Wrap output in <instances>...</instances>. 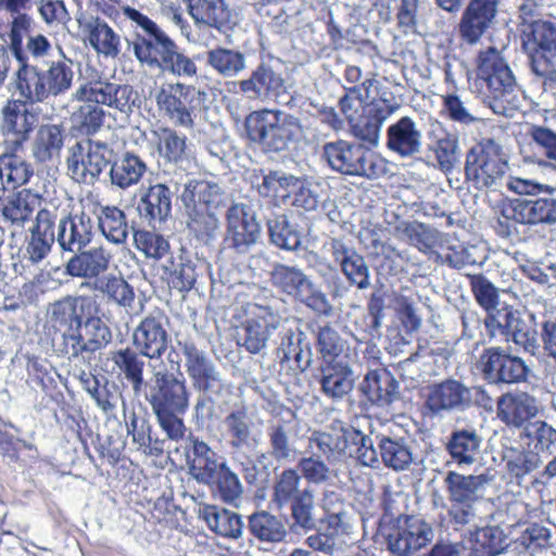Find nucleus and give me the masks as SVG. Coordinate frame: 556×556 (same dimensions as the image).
Here are the masks:
<instances>
[{
	"mask_svg": "<svg viewBox=\"0 0 556 556\" xmlns=\"http://www.w3.org/2000/svg\"><path fill=\"white\" fill-rule=\"evenodd\" d=\"M478 78L485 83L484 102L496 115L511 116L519 108V88L506 61L490 48L479 55Z\"/></svg>",
	"mask_w": 556,
	"mask_h": 556,
	"instance_id": "1",
	"label": "nucleus"
},
{
	"mask_svg": "<svg viewBox=\"0 0 556 556\" xmlns=\"http://www.w3.org/2000/svg\"><path fill=\"white\" fill-rule=\"evenodd\" d=\"M494 479L491 469L470 475L454 470L445 472L442 483L450 502L447 516L454 525L464 527L475 519L476 506L484 498Z\"/></svg>",
	"mask_w": 556,
	"mask_h": 556,
	"instance_id": "2",
	"label": "nucleus"
},
{
	"mask_svg": "<svg viewBox=\"0 0 556 556\" xmlns=\"http://www.w3.org/2000/svg\"><path fill=\"white\" fill-rule=\"evenodd\" d=\"M308 441L309 446H316L328 463L339 460L349 453L363 466H377V450L374 447L370 437L342 421H333L330 431L313 432Z\"/></svg>",
	"mask_w": 556,
	"mask_h": 556,
	"instance_id": "3",
	"label": "nucleus"
},
{
	"mask_svg": "<svg viewBox=\"0 0 556 556\" xmlns=\"http://www.w3.org/2000/svg\"><path fill=\"white\" fill-rule=\"evenodd\" d=\"M508 168L503 147L493 138H482L466 152L465 182L478 191H496L503 186Z\"/></svg>",
	"mask_w": 556,
	"mask_h": 556,
	"instance_id": "4",
	"label": "nucleus"
},
{
	"mask_svg": "<svg viewBox=\"0 0 556 556\" xmlns=\"http://www.w3.org/2000/svg\"><path fill=\"white\" fill-rule=\"evenodd\" d=\"M299 131V124L278 111L258 110L245 116V137L268 154L295 149Z\"/></svg>",
	"mask_w": 556,
	"mask_h": 556,
	"instance_id": "5",
	"label": "nucleus"
},
{
	"mask_svg": "<svg viewBox=\"0 0 556 556\" xmlns=\"http://www.w3.org/2000/svg\"><path fill=\"white\" fill-rule=\"evenodd\" d=\"M510 191L526 198L509 201L510 217L515 223L528 226L556 224V197L548 186L530 179L511 178Z\"/></svg>",
	"mask_w": 556,
	"mask_h": 556,
	"instance_id": "6",
	"label": "nucleus"
},
{
	"mask_svg": "<svg viewBox=\"0 0 556 556\" xmlns=\"http://www.w3.org/2000/svg\"><path fill=\"white\" fill-rule=\"evenodd\" d=\"M323 157L331 169L346 176L377 179L387 173V164L361 143L338 140L323 147Z\"/></svg>",
	"mask_w": 556,
	"mask_h": 556,
	"instance_id": "7",
	"label": "nucleus"
},
{
	"mask_svg": "<svg viewBox=\"0 0 556 556\" xmlns=\"http://www.w3.org/2000/svg\"><path fill=\"white\" fill-rule=\"evenodd\" d=\"M271 280L278 289L317 315L329 317L333 314V306L327 294L299 267L275 264Z\"/></svg>",
	"mask_w": 556,
	"mask_h": 556,
	"instance_id": "8",
	"label": "nucleus"
},
{
	"mask_svg": "<svg viewBox=\"0 0 556 556\" xmlns=\"http://www.w3.org/2000/svg\"><path fill=\"white\" fill-rule=\"evenodd\" d=\"M476 368L486 383L497 387L527 382L531 374L530 366L522 357L502 346L484 349L476 362Z\"/></svg>",
	"mask_w": 556,
	"mask_h": 556,
	"instance_id": "9",
	"label": "nucleus"
},
{
	"mask_svg": "<svg viewBox=\"0 0 556 556\" xmlns=\"http://www.w3.org/2000/svg\"><path fill=\"white\" fill-rule=\"evenodd\" d=\"M372 89L376 94H371L369 101L362 105V113L353 124V134L359 140L376 147L379 143L382 125L401 109L402 102L378 80Z\"/></svg>",
	"mask_w": 556,
	"mask_h": 556,
	"instance_id": "10",
	"label": "nucleus"
},
{
	"mask_svg": "<svg viewBox=\"0 0 556 556\" xmlns=\"http://www.w3.org/2000/svg\"><path fill=\"white\" fill-rule=\"evenodd\" d=\"M484 326L491 338L503 337L530 355H535L540 349L536 330L523 319L519 309L510 305L496 307L484 318Z\"/></svg>",
	"mask_w": 556,
	"mask_h": 556,
	"instance_id": "11",
	"label": "nucleus"
},
{
	"mask_svg": "<svg viewBox=\"0 0 556 556\" xmlns=\"http://www.w3.org/2000/svg\"><path fill=\"white\" fill-rule=\"evenodd\" d=\"M113 150L104 142L83 140L68 151L67 172L75 181L92 185L110 165Z\"/></svg>",
	"mask_w": 556,
	"mask_h": 556,
	"instance_id": "12",
	"label": "nucleus"
},
{
	"mask_svg": "<svg viewBox=\"0 0 556 556\" xmlns=\"http://www.w3.org/2000/svg\"><path fill=\"white\" fill-rule=\"evenodd\" d=\"M434 539V529L420 516L399 514L386 535L388 551L396 556H414Z\"/></svg>",
	"mask_w": 556,
	"mask_h": 556,
	"instance_id": "13",
	"label": "nucleus"
},
{
	"mask_svg": "<svg viewBox=\"0 0 556 556\" xmlns=\"http://www.w3.org/2000/svg\"><path fill=\"white\" fill-rule=\"evenodd\" d=\"M329 495H326V500ZM325 517L321 519L320 527L309 534L305 543L312 549L328 556L344 553L349 547L346 540L351 526L349 515L342 508H330L328 502H325Z\"/></svg>",
	"mask_w": 556,
	"mask_h": 556,
	"instance_id": "14",
	"label": "nucleus"
},
{
	"mask_svg": "<svg viewBox=\"0 0 556 556\" xmlns=\"http://www.w3.org/2000/svg\"><path fill=\"white\" fill-rule=\"evenodd\" d=\"M59 351L68 359L85 357L106 346L111 339V330L100 317L87 318L80 326L65 329L61 336Z\"/></svg>",
	"mask_w": 556,
	"mask_h": 556,
	"instance_id": "15",
	"label": "nucleus"
},
{
	"mask_svg": "<svg viewBox=\"0 0 556 556\" xmlns=\"http://www.w3.org/2000/svg\"><path fill=\"white\" fill-rule=\"evenodd\" d=\"M149 367L153 372L149 395L152 410L186 412L189 407V391L185 379L169 374L163 363H149Z\"/></svg>",
	"mask_w": 556,
	"mask_h": 556,
	"instance_id": "16",
	"label": "nucleus"
},
{
	"mask_svg": "<svg viewBox=\"0 0 556 556\" xmlns=\"http://www.w3.org/2000/svg\"><path fill=\"white\" fill-rule=\"evenodd\" d=\"M377 450L378 463L393 471L400 472L409 469L415 463V440L401 429L378 432L369 435Z\"/></svg>",
	"mask_w": 556,
	"mask_h": 556,
	"instance_id": "17",
	"label": "nucleus"
},
{
	"mask_svg": "<svg viewBox=\"0 0 556 556\" xmlns=\"http://www.w3.org/2000/svg\"><path fill=\"white\" fill-rule=\"evenodd\" d=\"M75 101L92 100L113 108L121 113L129 114L136 106L138 93L129 85H117L108 81H86L72 93Z\"/></svg>",
	"mask_w": 556,
	"mask_h": 556,
	"instance_id": "18",
	"label": "nucleus"
},
{
	"mask_svg": "<svg viewBox=\"0 0 556 556\" xmlns=\"http://www.w3.org/2000/svg\"><path fill=\"white\" fill-rule=\"evenodd\" d=\"M469 390L463 381L446 378L428 386L425 406L432 417L465 413L469 402Z\"/></svg>",
	"mask_w": 556,
	"mask_h": 556,
	"instance_id": "19",
	"label": "nucleus"
},
{
	"mask_svg": "<svg viewBox=\"0 0 556 556\" xmlns=\"http://www.w3.org/2000/svg\"><path fill=\"white\" fill-rule=\"evenodd\" d=\"M276 356L282 369L295 375L304 372L313 362L311 340L299 327L285 329L280 332Z\"/></svg>",
	"mask_w": 556,
	"mask_h": 556,
	"instance_id": "20",
	"label": "nucleus"
},
{
	"mask_svg": "<svg viewBox=\"0 0 556 556\" xmlns=\"http://www.w3.org/2000/svg\"><path fill=\"white\" fill-rule=\"evenodd\" d=\"M329 251L350 286L358 290H367L371 287L369 266L354 247L343 239L333 238L329 242Z\"/></svg>",
	"mask_w": 556,
	"mask_h": 556,
	"instance_id": "21",
	"label": "nucleus"
},
{
	"mask_svg": "<svg viewBox=\"0 0 556 556\" xmlns=\"http://www.w3.org/2000/svg\"><path fill=\"white\" fill-rule=\"evenodd\" d=\"M245 350L256 354L265 349L273 331L277 328L276 317L266 303H245Z\"/></svg>",
	"mask_w": 556,
	"mask_h": 556,
	"instance_id": "22",
	"label": "nucleus"
},
{
	"mask_svg": "<svg viewBox=\"0 0 556 556\" xmlns=\"http://www.w3.org/2000/svg\"><path fill=\"white\" fill-rule=\"evenodd\" d=\"M536 414V399L527 392H506L496 400L497 418L508 427L526 428Z\"/></svg>",
	"mask_w": 556,
	"mask_h": 556,
	"instance_id": "23",
	"label": "nucleus"
},
{
	"mask_svg": "<svg viewBox=\"0 0 556 556\" xmlns=\"http://www.w3.org/2000/svg\"><path fill=\"white\" fill-rule=\"evenodd\" d=\"M56 214L48 208H41L36 215L30 236L26 243L25 257L33 264L40 263L50 253L56 241L54 226Z\"/></svg>",
	"mask_w": 556,
	"mask_h": 556,
	"instance_id": "24",
	"label": "nucleus"
},
{
	"mask_svg": "<svg viewBox=\"0 0 556 556\" xmlns=\"http://www.w3.org/2000/svg\"><path fill=\"white\" fill-rule=\"evenodd\" d=\"M483 437L476 428H457L448 434L445 451L452 463L458 467H468L480 458Z\"/></svg>",
	"mask_w": 556,
	"mask_h": 556,
	"instance_id": "25",
	"label": "nucleus"
},
{
	"mask_svg": "<svg viewBox=\"0 0 556 556\" xmlns=\"http://www.w3.org/2000/svg\"><path fill=\"white\" fill-rule=\"evenodd\" d=\"M355 378L349 362H328L320 364L317 381L326 397L341 401L352 392Z\"/></svg>",
	"mask_w": 556,
	"mask_h": 556,
	"instance_id": "26",
	"label": "nucleus"
},
{
	"mask_svg": "<svg viewBox=\"0 0 556 556\" xmlns=\"http://www.w3.org/2000/svg\"><path fill=\"white\" fill-rule=\"evenodd\" d=\"M359 391L372 405L388 407L400 400V384L395 377L386 368L367 371Z\"/></svg>",
	"mask_w": 556,
	"mask_h": 556,
	"instance_id": "27",
	"label": "nucleus"
},
{
	"mask_svg": "<svg viewBox=\"0 0 556 556\" xmlns=\"http://www.w3.org/2000/svg\"><path fill=\"white\" fill-rule=\"evenodd\" d=\"M56 242L62 251L77 253L92 240L93 222L85 213L63 217L58 223Z\"/></svg>",
	"mask_w": 556,
	"mask_h": 556,
	"instance_id": "28",
	"label": "nucleus"
},
{
	"mask_svg": "<svg viewBox=\"0 0 556 556\" xmlns=\"http://www.w3.org/2000/svg\"><path fill=\"white\" fill-rule=\"evenodd\" d=\"M422 134L409 116H402L387 128L386 147L401 157H412L420 152Z\"/></svg>",
	"mask_w": 556,
	"mask_h": 556,
	"instance_id": "29",
	"label": "nucleus"
},
{
	"mask_svg": "<svg viewBox=\"0 0 556 556\" xmlns=\"http://www.w3.org/2000/svg\"><path fill=\"white\" fill-rule=\"evenodd\" d=\"M134 344L149 363L160 364L161 356L167 350L168 336L162 323L155 317H146L135 329Z\"/></svg>",
	"mask_w": 556,
	"mask_h": 556,
	"instance_id": "30",
	"label": "nucleus"
},
{
	"mask_svg": "<svg viewBox=\"0 0 556 556\" xmlns=\"http://www.w3.org/2000/svg\"><path fill=\"white\" fill-rule=\"evenodd\" d=\"M111 258V253L101 247L81 250L67 261L65 273L74 278L97 280L108 271Z\"/></svg>",
	"mask_w": 556,
	"mask_h": 556,
	"instance_id": "31",
	"label": "nucleus"
},
{
	"mask_svg": "<svg viewBox=\"0 0 556 556\" xmlns=\"http://www.w3.org/2000/svg\"><path fill=\"white\" fill-rule=\"evenodd\" d=\"M188 89L181 84H167L161 87L156 102L161 111L178 126H193L191 113L187 108Z\"/></svg>",
	"mask_w": 556,
	"mask_h": 556,
	"instance_id": "32",
	"label": "nucleus"
},
{
	"mask_svg": "<svg viewBox=\"0 0 556 556\" xmlns=\"http://www.w3.org/2000/svg\"><path fill=\"white\" fill-rule=\"evenodd\" d=\"M13 96H17L14 101L23 104H34L43 102L48 97L39 68L22 64L13 78Z\"/></svg>",
	"mask_w": 556,
	"mask_h": 556,
	"instance_id": "33",
	"label": "nucleus"
},
{
	"mask_svg": "<svg viewBox=\"0 0 556 556\" xmlns=\"http://www.w3.org/2000/svg\"><path fill=\"white\" fill-rule=\"evenodd\" d=\"M93 290L101 293L108 302L130 313L134 309L136 294L132 286L118 274H106L93 281Z\"/></svg>",
	"mask_w": 556,
	"mask_h": 556,
	"instance_id": "34",
	"label": "nucleus"
},
{
	"mask_svg": "<svg viewBox=\"0 0 556 556\" xmlns=\"http://www.w3.org/2000/svg\"><path fill=\"white\" fill-rule=\"evenodd\" d=\"M500 0H470L460 21L462 35H482L497 12Z\"/></svg>",
	"mask_w": 556,
	"mask_h": 556,
	"instance_id": "35",
	"label": "nucleus"
},
{
	"mask_svg": "<svg viewBox=\"0 0 556 556\" xmlns=\"http://www.w3.org/2000/svg\"><path fill=\"white\" fill-rule=\"evenodd\" d=\"M20 101H9L3 109V129L15 137L16 143L27 140L30 131L38 123L36 113L29 111Z\"/></svg>",
	"mask_w": 556,
	"mask_h": 556,
	"instance_id": "36",
	"label": "nucleus"
},
{
	"mask_svg": "<svg viewBox=\"0 0 556 556\" xmlns=\"http://www.w3.org/2000/svg\"><path fill=\"white\" fill-rule=\"evenodd\" d=\"M64 128L61 125H41L31 146L34 157L41 163L59 157L64 146Z\"/></svg>",
	"mask_w": 556,
	"mask_h": 556,
	"instance_id": "37",
	"label": "nucleus"
},
{
	"mask_svg": "<svg viewBox=\"0 0 556 556\" xmlns=\"http://www.w3.org/2000/svg\"><path fill=\"white\" fill-rule=\"evenodd\" d=\"M189 13L197 24H205L219 31L230 29V12L224 0H189Z\"/></svg>",
	"mask_w": 556,
	"mask_h": 556,
	"instance_id": "38",
	"label": "nucleus"
},
{
	"mask_svg": "<svg viewBox=\"0 0 556 556\" xmlns=\"http://www.w3.org/2000/svg\"><path fill=\"white\" fill-rule=\"evenodd\" d=\"M181 201L186 207L214 211L222 203L220 188L214 182L191 180L185 184Z\"/></svg>",
	"mask_w": 556,
	"mask_h": 556,
	"instance_id": "39",
	"label": "nucleus"
},
{
	"mask_svg": "<svg viewBox=\"0 0 556 556\" xmlns=\"http://www.w3.org/2000/svg\"><path fill=\"white\" fill-rule=\"evenodd\" d=\"M132 43L139 61L163 67L172 61L176 48L168 37H139V40Z\"/></svg>",
	"mask_w": 556,
	"mask_h": 556,
	"instance_id": "40",
	"label": "nucleus"
},
{
	"mask_svg": "<svg viewBox=\"0 0 556 556\" xmlns=\"http://www.w3.org/2000/svg\"><path fill=\"white\" fill-rule=\"evenodd\" d=\"M146 172L147 164L138 155L125 153L112 164L110 178L113 186L125 190L137 185Z\"/></svg>",
	"mask_w": 556,
	"mask_h": 556,
	"instance_id": "41",
	"label": "nucleus"
},
{
	"mask_svg": "<svg viewBox=\"0 0 556 556\" xmlns=\"http://www.w3.org/2000/svg\"><path fill=\"white\" fill-rule=\"evenodd\" d=\"M531 73L555 64L556 37H521Z\"/></svg>",
	"mask_w": 556,
	"mask_h": 556,
	"instance_id": "42",
	"label": "nucleus"
},
{
	"mask_svg": "<svg viewBox=\"0 0 556 556\" xmlns=\"http://www.w3.org/2000/svg\"><path fill=\"white\" fill-rule=\"evenodd\" d=\"M159 155L168 163H178L187 155V138L168 127H159L151 132Z\"/></svg>",
	"mask_w": 556,
	"mask_h": 556,
	"instance_id": "43",
	"label": "nucleus"
},
{
	"mask_svg": "<svg viewBox=\"0 0 556 556\" xmlns=\"http://www.w3.org/2000/svg\"><path fill=\"white\" fill-rule=\"evenodd\" d=\"M509 546L505 531L497 526L478 529L472 539L471 553L473 556H498Z\"/></svg>",
	"mask_w": 556,
	"mask_h": 556,
	"instance_id": "44",
	"label": "nucleus"
},
{
	"mask_svg": "<svg viewBox=\"0 0 556 556\" xmlns=\"http://www.w3.org/2000/svg\"><path fill=\"white\" fill-rule=\"evenodd\" d=\"M98 226L102 235L115 244L124 243L128 236V223L123 210L114 205L99 208Z\"/></svg>",
	"mask_w": 556,
	"mask_h": 556,
	"instance_id": "45",
	"label": "nucleus"
},
{
	"mask_svg": "<svg viewBox=\"0 0 556 556\" xmlns=\"http://www.w3.org/2000/svg\"><path fill=\"white\" fill-rule=\"evenodd\" d=\"M193 454L190 470L195 479L205 483L216 480L218 472L225 467L224 463L218 462L216 453L206 443L195 441Z\"/></svg>",
	"mask_w": 556,
	"mask_h": 556,
	"instance_id": "46",
	"label": "nucleus"
},
{
	"mask_svg": "<svg viewBox=\"0 0 556 556\" xmlns=\"http://www.w3.org/2000/svg\"><path fill=\"white\" fill-rule=\"evenodd\" d=\"M80 101L84 103L71 115L72 127L81 135H94L104 126L106 114L100 103L92 100Z\"/></svg>",
	"mask_w": 556,
	"mask_h": 556,
	"instance_id": "47",
	"label": "nucleus"
},
{
	"mask_svg": "<svg viewBox=\"0 0 556 556\" xmlns=\"http://www.w3.org/2000/svg\"><path fill=\"white\" fill-rule=\"evenodd\" d=\"M144 216L150 222L165 220L172 211V192L165 184L151 186L141 200Z\"/></svg>",
	"mask_w": 556,
	"mask_h": 556,
	"instance_id": "48",
	"label": "nucleus"
},
{
	"mask_svg": "<svg viewBox=\"0 0 556 556\" xmlns=\"http://www.w3.org/2000/svg\"><path fill=\"white\" fill-rule=\"evenodd\" d=\"M317 350L321 355V364L328 362H349L345 352L348 342L330 326L320 327L317 336Z\"/></svg>",
	"mask_w": 556,
	"mask_h": 556,
	"instance_id": "49",
	"label": "nucleus"
},
{
	"mask_svg": "<svg viewBox=\"0 0 556 556\" xmlns=\"http://www.w3.org/2000/svg\"><path fill=\"white\" fill-rule=\"evenodd\" d=\"M527 445L542 455V459L556 453V429L545 421H535L525 428Z\"/></svg>",
	"mask_w": 556,
	"mask_h": 556,
	"instance_id": "50",
	"label": "nucleus"
},
{
	"mask_svg": "<svg viewBox=\"0 0 556 556\" xmlns=\"http://www.w3.org/2000/svg\"><path fill=\"white\" fill-rule=\"evenodd\" d=\"M40 72L48 98L64 94L71 89L74 79V71L71 64L63 61L52 62Z\"/></svg>",
	"mask_w": 556,
	"mask_h": 556,
	"instance_id": "51",
	"label": "nucleus"
},
{
	"mask_svg": "<svg viewBox=\"0 0 556 556\" xmlns=\"http://www.w3.org/2000/svg\"><path fill=\"white\" fill-rule=\"evenodd\" d=\"M36 203V198L23 190L8 197L1 208V214L7 222L22 227L33 215Z\"/></svg>",
	"mask_w": 556,
	"mask_h": 556,
	"instance_id": "52",
	"label": "nucleus"
},
{
	"mask_svg": "<svg viewBox=\"0 0 556 556\" xmlns=\"http://www.w3.org/2000/svg\"><path fill=\"white\" fill-rule=\"evenodd\" d=\"M203 519L216 533L238 538L241 535L242 523L238 514L227 509L218 510L214 506H206L201 510Z\"/></svg>",
	"mask_w": 556,
	"mask_h": 556,
	"instance_id": "53",
	"label": "nucleus"
},
{
	"mask_svg": "<svg viewBox=\"0 0 556 556\" xmlns=\"http://www.w3.org/2000/svg\"><path fill=\"white\" fill-rule=\"evenodd\" d=\"M269 238L273 244L295 251L301 245V233L296 225L289 222L286 215H278L267 222Z\"/></svg>",
	"mask_w": 556,
	"mask_h": 556,
	"instance_id": "54",
	"label": "nucleus"
},
{
	"mask_svg": "<svg viewBox=\"0 0 556 556\" xmlns=\"http://www.w3.org/2000/svg\"><path fill=\"white\" fill-rule=\"evenodd\" d=\"M288 505L291 507L293 527L303 529L305 531L315 529V497L314 491L311 488L307 486L302 489L301 493L298 494V496Z\"/></svg>",
	"mask_w": 556,
	"mask_h": 556,
	"instance_id": "55",
	"label": "nucleus"
},
{
	"mask_svg": "<svg viewBox=\"0 0 556 556\" xmlns=\"http://www.w3.org/2000/svg\"><path fill=\"white\" fill-rule=\"evenodd\" d=\"M504 459L509 475L516 479H522L543 464L542 455H539L538 452H533L530 448H510L505 454Z\"/></svg>",
	"mask_w": 556,
	"mask_h": 556,
	"instance_id": "56",
	"label": "nucleus"
},
{
	"mask_svg": "<svg viewBox=\"0 0 556 556\" xmlns=\"http://www.w3.org/2000/svg\"><path fill=\"white\" fill-rule=\"evenodd\" d=\"M290 203L307 212L317 210L319 205H323V208L326 210L323 184L303 178L290 198Z\"/></svg>",
	"mask_w": 556,
	"mask_h": 556,
	"instance_id": "57",
	"label": "nucleus"
},
{
	"mask_svg": "<svg viewBox=\"0 0 556 556\" xmlns=\"http://www.w3.org/2000/svg\"><path fill=\"white\" fill-rule=\"evenodd\" d=\"M249 527L252 534L262 541L279 542L286 535L283 523L266 511L250 516Z\"/></svg>",
	"mask_w": 556,
	"mask_h": 556,
	"instance_id": "58",
	"label": "nucleus"
},
{
	"mask_svg": "<svg viewBox=\"0 0 556 556\" xmlns=\"http://www.w3.org/2000/svg\"><path fill=\"white\" fill-rule=\"evenodd\" d=\"M80 302V298L73 295H67L55 301L49 308L51 321L54 325L64 326L66 329L80 326V321L83 320L78 312Z\"/></svg>",
	"mask_w": 556,
	"mask_h": 556,
	"instance_id": "59",
	"label": "nucleus"
},
{
	"mask_svg": "<svg viewBox=\"0 0 556 556\" xmlns=\"http://www.w3.org/2000/svg\"><path fill=\"white\" fill-rule=\"evenodd\" d=\"M189 216L188 227L197 238L208 241L218 229V219L214 211L186 207Z\"/></svg>",
	"mask_w": 556,
	"mask_h": 556,
	"instance_id": "60",
	"label": "nucleus"
},
{
	"mask_svg": "<svg viewBox=\"0 0 556 556\" xmlns=\"http://www.w3.org/2000/svg\"><path fill=\"white\" fill-rule=\"evenodd\" d=\"M469 285L477 303L491 313L498 305V289L482 274L468 275Z\"/></svg>",
	"mask_w": 556,
	"mask_h": 556,
	"instance_id": "61",
	"label": "nucleus"
},
{
	"mask_svg": "<svg viewBox=\"0 0 556 556\" xmlns=\"http://www.w3.org/2000/svg\"><path fill=\"white\" fill-rule=\"evenodd\" d=\"M117 367L131 382L135 392H139L143 386L144 361L129 349L118 351L114 356Z\"/></svg>",
	"mask_w": 556,
	"mask_h": 556,
	"instance_id": "62",
	"label": "nucleus"
},
{
	"mask_svg": "<svg viewBox=\"0 0 556 556\" xmlns=\"http://www.w3.org/2000/svg\"><path fill=\"white\" fill-rule=\"evenodd\" d=\"M301 476L296 469H285L278 477L274 486V501L278 506L288 505L301 493Z\"/></svg>",
	"mask_w": 556,
	"mask_h": 556,
	"instance_id": "63",
	"label": "nucleus"
},
{
	"mask_svg": "<svg viewBox=\"0 0 556 556\" xmlns=\"http://www.w3.org/2000/svg\"><path fill=\"white\" fill-rule=\"evenodd\" d=\"M282 86V78L265 65L258 66L249 80H245V92H254V97H266Z\"/></svg>",
	"mask_w": 556,
	"mask_h": 556,
	"instance_id": "64",
	"label": "nucleus"
}]
</instances>
